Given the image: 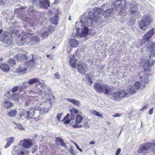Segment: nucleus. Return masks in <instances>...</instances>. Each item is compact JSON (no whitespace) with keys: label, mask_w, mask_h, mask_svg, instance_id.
Here are the masks:
<instances>
[{"label":"nucleus","mask_w":155,"mask_h":155,"mask_svg":"<svg viewBox=\"0 0 155 155\" xmlns=\"http://www.w3.org/2000/svg\"><path fill=\"white\" fill-rule=\"evenodd\" d=\"M102 5L101 7V8H96L95 9V12L98 14H102L103 11L104 10L103 8Z\"/></svg>","instance_id":"obj_39"},{"label":"nucleus","mask_w":155,"mask_h":155,"mask_svg":"<svg viewBox=\"0 0 155 155\" xmlns=\"http://www.w3.org/2000/svg\"><path fill=\"white\" fill-rule=\"evenodd\" d=\"M74 144L75 145L77 149H78V150H79L81 152H82V150L81 149V148H79V147L76 143H74Z\"/></svg>","instance_id":"obj_59"},{"label":"nucleus","mask_w":155,"mask_h":155,"mask_svg":"<svg viewBox=\"0 0 155 155\" xmlns=\"http://www.w3.org/2000/svg\"><path fill=\"white\" fill-rule=\"evenodd\" d=\"M78 25L80 26L81 28L80 27H76V30H75V31L73 32L72 34V36L75 37L79 36L80 37H83L86 35L88 33V28L86 26V23H82L81 21L79 24H78V22H76V26Z\"/></svg>","instance_id":"obj_5"},{"label":"nucleus","mask_w":155,"mask_h":155,"mask_svg":"<svg viewBox=\"0 0 155 155\" xmlns=\"http://www.w3.org/2000/svg\"><path fill=\"white\" fill-rule=\"evenodd\" d=\"M8 62L9 63H11V65L12 66H13L15 64V62L14 59H10Z\"/></svg>","instance_id":"obj_49"},{"label":"nucleus","mask_w":155,"mask_h":155,"mask_svg":"<svg viewBox=\"0 0 155 155\" xmlns=\"http://www.w3.org/2000/svg\"><path fill=\"white\" fill-rule=\"evenodd\" d=\"M134 86L137 89L140 90H142L145 87V85L144 84H141L139 81H137L136 83H134Z\"/></svg>","instance_id":"obj_27"},{"label":"nucleus","mask_w":155,"mask_h":155,"mask_svg":"<svg viewBox=\"0 0 155 155\" xmlns=\"http://www.w3.org/2000/svg\"><path fill=\"white\" fill-rule=\"evenodd\" d=\"M70 111L71 112V120H74L76 118L77 115H78V110L72 108L70 110Z\"/></svg>","instance_id":"obj_23"},{"label":"nucleus","mask_w":155,"mask_h":155,"mask_svg":"<svg viewBox=\"0 0 155 155\" xmlns=\"http://www.w3.org/2000/svg\"><path fill=\"white\" fill-rule=\"evenodd\" d=\"M139 6L136 4L134 2H132L130 5L129 9V14L134 17H138L140 15L139 10Z\"/></svg>","instance_id":"obj_10"},{"label":"nucleus","mask_w":155,"mask_h":155,"mask_svg":"<svg viewBox=\"0 0 155 155\" xmlns=\"http://www.w3.org/2000/svg\"><path fill=\"white\" fill-rule=\"evenodd\" d=\"M29 87V86H20V92H22L23 91V90L24 89H26V87Z\"/></svg>","instance_id":"obj_50"},{"label":"nucleus","mask_w":155,"mask_h":155,"mask_svg":"<svg viewBox=\"0 0 155 155\" xmlns=\"http://www.w3.org/2000/svg\"><path fill=\"white\" fill-rule=\"evenodd\" d=\"M154 62H155V56L150 55L149 62L144 64L143 67L145 70H147L149 68V66L152 65Z\"/></svg>","instance_id":"obj_16"},{"label":"nucleus","mask_w":155,"mask_h":155,"mask_svg":"<svg viewBox=\"0 0 155 155\" xmlns=\"http://www.w3.org/2000/svg\"><path fill=\"white\" fill-rule=\"evenodd\" d=\"M121 151V149L120 148L118 149L116 151L115 155H119L120 152Z\"/></svg>","instance_id":"obj_56"},{"label":"nucleus","mask_w":155,"mask_h":155,"mask_svg":"<svg viewBox=\"0 0 155 155\" xmlns=\"http://www.w3.org/2000/svg\"><path fill=\"white\" fill-rule=\"evenodd\" d=\"M28 100L29 101L32 102V104L34 103L35 102L38 101V100L37 97H33L32 96L28 97Z\"/></svg>","instance_id":"obj_40"},{"label":"nucleus","mask_w":155,"mask_h":155,"mask_svg":"<svg viewBox=\"0 0 155 155\" xmlns=\"http://www.w3.org/2000/svg\"><path fill=\"white\" fill-rule=\"evenodd\" d=\"M58 17L56 16L50 18V20L51 23L54 25H57L58 21Z\"/></svg>","instance_id":"obj_33"},{"label":"nucleus","mask_w":155,"mask_h":155,"mask_svg":"<svg viewBox=\"0 0 155 155\" xmlns=\"http://www.w3.org/2000/svg\"><path fill=\"white\" fill-rule=\"evenodd\" d=\"M153 144L150 143H146L144 145V147L145 148L146 150H150V149H152L153 148Z\"/></svg>","instance_id":"obj_36"},{"label":"nucleus","mask_w":155,"mask_h":155,"mask_svg":"<svg viewBox=\"0 0 155 155\" xmlns=\"http://www.w3.org/2000/svg\"><path fill=\"white\" fill-rule=\"evenodd\" d=\"M103 15L105 18H107V21H108L109 19L111 20L114 18L113 14L112 13V10L111 9H109L106 10L103 13Z\"/></svg>","instance_id":"obj_17"},{"label":"nucleus","mask_w":155,"mask_h":155,"mask_svg":"<svg viewBox=\"0 0 155 155\" xmlns=\"http://www.w3.org/2000/svg\"><path fill=\"white\" fill-rule=\"evenodd\" d=\"M2 105L6 108H8L14 106L13 104L11 101L6 99L4 100Z\"/></svg>","instance_id":"obj_22"},{"label":"nucleus","mask_w":155,"mask_h":155,"mask_svg":"<svg viewBox=\"0 0 155 155\" xmlns=\"http://www.w3.org/2000/svg\"><path fill=\"white\" fill-rule=\"evenodd\" d=\"M153 107L150 109L149 111V114L150 115H152L153 113Z\"/></svg>","instance_id":"obj_63"},{"label":"nucleus","mask_w":155,"mask_h":155,"mask_svg":"<svg viewBox=\"0 0 155 155\" xmlns=\"http://www.w3.org/2000/svg\"><path fill=\"white\" fill-rule=\"evenodd\" d=\"M119 15L123 16H125L127 14V12L126 11L125 9H120V10L118 12Z\"/></svg>","instance_id":"obj_37"},{"label":"nucleus","mask_w":155,"mask_h":155,"mask_svg":"<svg viewBox=\"0 0 155 155\" xmlns=\"http://www.w3.org/2000/svg\"><path fill=\"white\" fill-rule=\"evenodd\" d=\"M101 19V17L98 16L94 12L89 11L87 16L84 14L81 18V23H85L87 26L91 25L92 23H97Z\"/></svg>","instance_id":"obj_2"},{"label":"nucleus","mask_w":155,"mask_h":155,"mask_svg":"<svg viewBox=\"0 0 155 155\" xmlns=\"http://www.w3.org/2000/svg\"><path fill=\"white\" fill-rule=\"evenodd\" d=\"M121 116V114H119L118 113H116L114 115H112L113 117H120Z\"/></svg>","instance_id":"obj_54"},{"label":"nucleus","mask_w":155,"mask_h":155,"mask_svg":"<svg viewBox=\"0 0 155 155\" xmlns=\"http://www.w3.org/2000/svg\"><path fill=\"white\" fill-rule=\"evenodd\" d=\"M94 85L95 90L99 93L103 92L105 94H107L109 90L111 89L110 86L101 83L99 81H96Z\"/></svg>","instance_id":"obj_8"},{"label":"nucleus","mask_w":155,"mask_h":155,"mask_svg":"<svg viewBox=\"0 0 155 155\" xmlns=\"http://www.w3.org/2000/svg\"><path fill=\"white\" fill-rule=\"evenodd\" d=\"M139 75L140 77L141 80L146 78L147 80V76L144 71H141L139 73Z\"/></svg>","instance_id":"obj_38"},{"label":"nucleus","mask_w":155,"mask_h":155,"mask_svg":"<svg viewBox=\"0 0 155 155\" xmlns=\"http://www.w3.org/2000/svg\"><path fill=\"white\" fill-rule=\"evenodd\" d=\"M45 103L46 104H48V107L45 108L44 109L45 110V109H46L47 111L49 110L48 108L50 107L51 106V99H49Z\"/></svg>","instance_id":"obj_45"},{"label":"nucleus","mask_w":155,"mask_h":155,"mask_svg":"<svg viewBox=\"0 0 155 155\" xmlns=\"http://www.w3.org/2000/svg\"><path fill=\"white\" fill-rule=\"evenodd\" d=\"M12 154L14 155H25L24 152L15 147L12 151Z\"/></svg>","instance_id":"obj_29"},{"label":"nucleus","mask_w":155,"mask_h":155,"mask_svg":"<svg viewBox=\"0 0 155 155\" xmlns=\"http://www.w3.org/2000/svg\"><path fill=\"white\" fill-rule=\"evenodd\" d=\"M56 140L58 142H60L61 143L63 141V140L62 139L58 137L56 138Z\"/></svg>","instance_id":"obj_53"},{"label":"nucleus","mask_w":155,"mask_h":155,"mask_svg":"<svg viewBox=\"0 0 155 155\" xmlns=\"http://www.w3.org/2000/svg\"><path fill=\"white\" fill-rule=\"evenodd\" d=\"M5 3V0H0V5H4Z\"/></svg>","instance_id":"obj_61"},{"label":"nucleus","mask_w":155,"mask_h":155,"mask_svg":"<svg viewBox=\"0 0 155 155\" xmlns=\"http://www.w3.org/2000/svg\"><path fill=\"white\" fill-rule=\"evenodd\" d=\"M12 35L7 32L3 34V36L0 38V40L6 44L10 45L12 42Z\"/></svg>","instance_id":"obj_11"},{"label":"nucleus","mask_w":155,"mask_h":155,"mask_svg":"<svg viewBox=\"0 0 155 155\" xmlns=\"http://www.w3.org/2000/svg\"><path fill=\"white\" fill-rule=\"evenodd\" d=\"M83 119L81 115H77L75 120V124L73 123V122H72L71 123V126L75 128L82 127L83 126L79 124L81 122Z\"/></svg>","instance_id":"obj_12"},{"label":"nucleus","mask_w":155,"mask_h":155,"mask_svg":"<svg viewBox=\"0 0 155 155\" xmlns=\"http://www.w3.org/2000/svg\"><path fill=\"white\" fill-rule=\"evenodd\" d=\"M67 100L74 104L77 105V106H79L80 104V102L74 99H71L69 98H67Z\"/></svg>","instance_id":"obj_35"},{"label":"nucleus","mask_w":155,"mask_h":155,"mask_svg":"<svg viewBox=\"0 0 155 155\" xmlns=\"http://www.w3.org/2000/svg\"><path fill=\"white\" fill-rule=\"evenodd\" d=\"M29 25L30 26H33L34 25V23L31 21L29 22Z\"/></svg>","instance_id":"obj_64"},{"label":"nucleus","mask_w":155,"mask_h":155,"mask_svg":"<svg viewBox=\"0 0 155 155\" xmlns=\"http://www.w3.org/2000/svg\"><path fill=\"white\" fill-rule=\"evenodd\" d=\"M147 151L144 146H143L138 149V152L139 153L144 154Z\"/></svg>","instance_id":"obj_42"},{"label":"nucleus","mask_w":155,"mask_h":155,"mask_svg":"<svg viewBox=\"0 0 155 155\" xmlns=\"http://www.w3.org/2000/svg\"><path fill=\"white\" fill-rule=\"evenodd\" d=\"M17 111L15 110H13L8 113V115L11 117L15 116L17 114Z\"/></svg>","instance_id":"obj_41"},{"label":"nucleus","mask_w":155,"mask_h":155,"mask_svg":"<svg viewBox=\"0 0 155 155\" xmlns=\"http://www.w3.org/2000/svg\"><path fill=\"white\" fill-rule=\"evenodd\" d=\"M13 123L15 124L17 127V128L19 129H24V128L23 127V126L19 124H17L15 122H14Z\"/></svg>","instance_id":"obj_48"},{"label":"nucleus","mask_w":155,"mask_h":155,"mask_svg":"<svg viewBox=\"0 0 155 155\" xmlns=\"http://www.w3.org/2000/svg\"><path fill=\"white\" fill-rule=\"evenodd\" d=\"M15 58L19 61H21L26 59L27 57L25 54H19L15 55Z\"/></svg>","instance_id":"obj_26"},{"label":"nucleus","mask_w":155,"mask_h":155,"mask_svg":"<svg viewBox=\"0 0 155 155\" xmlns=\"http://www.w3.org/2000/svg\"><path fill=\"white\" fill-rule=\"evenodd\" d=\"M84 127L85 128H88L89 127V125L88 124V122L87 121L85 122L83 124Z\"/></svg>","instance_id":"obj_52"},{"label":"nucleus","mask_w":155,"mask_h":155,"mask_svg":"<svg viewBox=\"0 0 155 155\" xmlns=\"http://www.w3.org/2000/svg\"><path fill=\"white\" fill-rule=\"evenodd\" d=\"M147 47L148 51L151 52L150 55L155 56V43L152 41H148Z\"/></svg>","instance_id":"obj_13"},{"label":"nucleus","mask_w":155,"mask_h":155,"mask_svg":"<svg viewBox=\"0 0 155 155\" xmlns=\"http://www.w3.org/2000/svg\"><path fill=\"white\" fill-rule=\"evenodd\" d=\"M90 112L91 114L93 115L99 117H102V114L94 110H90Z\"/></svg>","instance_id":"obj_34"},{"label":"nucleus","mask_w":155,"mask_h":155,"mask_svg":"<svg viewBox=\"0 0 155 155\" xmlns=\"http://www.w3.org/2000/svg\"><path fill=\"white\" fill-rule=\"evenodd\" d=\"M126 2L125 0H118L116 1L114 4L115 8L120 9H125Z\"/></svg>","instance_id":"obj_14"},{"label":"nucleus","mask_w":155,"mask_h":155,"mask_svg":"<svg viewBox=\"0 0 155 155\" xmlns=\"http://www.w3.org/2000/svg\"><path fill=\"white\" fill-rule=\"evenodd\" d=\"M39 3L41 7L46 9L50 6L49 0L41 1Z\"/></svg>","instance_id":"obj_21"},{"label":"nucleus","mask_w":155,"mask_h":155,"mask_svg":"<svg viewBox=\"0 0 155 155\" xmlns=\"http://www.w3.org/2000/svg\"><path fill=\"white\" fill-rule=\"evenodd\" d=\"M154 33V29L153 28H152L147 32L143 36L142 41L144 42L145 41H148L153 35Z\"/></svg>","instance_id":"obj_15"},{"label":"nucleus","mask_w":155,"mask_h":155,"mask_svg":"<svg viewBox=\"0 0 155 155\" xmlns=\"http://www.w3.org/2000/svg\"><path fill=\"white\" fill-rule=\"evenodd\" d=\"M109 90L108 94H106L111 99L115 101H118L124 97H127L129 94L125 91H120L115 92H111Z\"/></svg>","instance_id":"obj_7"},{"label":"nucleus","mask_w":155,"mask_h":155,"mask_svg":"<svg viewBox=\"0 0 155 155\" xmlns=\"http://www.w3.org/2000/svg\"><path fill=\"white\" fill-rule=\"evenodd\" d=\"M8 98L14 101H18L19 98V96L18 93H12L10 92H7Z\"/></svg>","instance_id":"obj_18"},{"label":"nucleus","mask_w":155,"mask_h":155,"mask_svg":"<svg viewBox=\"0 0 155 155\" xmlns=\"http://www.w3.org/2000/svg\"><path fill=\"white\" fill-rule=\"evenodd\" d=\"M62 114H58L57 116V119L59 121L60 120V118H61V116H62Z\"/></svg>","instance_id":"obj_60"},{"label":"nucleus","mask_w":155,"mask_h":155,"mask_svg":"<svg viewBox=\"0 0 155 155\" xmlns=\"http://www.w3.org/2000/svg\"><path fill=\"white\" fill-rule=\"evenodd\" d=\"M79 43L78 41L74 38L71 39L69 40V44L71 48L77 47Z\"/></svg>","instance_id":"obj_24"},{"label":"nucleus","mask_w":155,"mask_h":155,"mask_svg":"<svg viewBox=\"0 0 155 155\" xmlns=\"http://www.w3.org/2000/svg\"><path fill=\"white\" fill-rule=\"evenodd\" d=\"M69 117H70L69 114H67L66 115L63 119V120H65L66 119H68L69 118Z\"/></svg>","instance_id":"obj_57"},{"label":"nucleus","mask_w":155,"mask_h":155,"mask_svg":"<svg viewBox=\"0 0 155 155\" xmlns=\"http://www.w3.org/2000/svg\"><path fill=\"white\" fill-rule=\"evenodd\" d=\"M40 110V107H38L37 108H33L31 109L29 111L30 117H31V116H34L36 114L39 113Z\"/></svg>","instance_id":"obj_28"},{"label":"nucleus","mask_w":155,"mask_h":155,"mask_svg":"<svg viewBox=\"0 0 155 155\" xmlns=\"http://www.w3.org/2000/svg\"><path fill=\"white\" fill-rule=\"evenodd\" d=\"M61 145L64 148H66L67 147V146L65 144V143H64V141L61 143Z\"/></svg>","instance_id":"obj_58"},{"label":"nucleus","mask_w":155,"mask_h":155,"mask_svg":"<svg viewBox=\"0 0 155 155\" xmlns=\"http://www.w3.org/2000/svg\"><path fill=\"white\" fill-rule=\"evenodd\" d=\"M49 33L47 30H45L44 32L42 33L41 34L43 38H45L48 37L49 35Z\"/></svg>","instance_id":"obj_44"},{"label":"nucleus","mask_w":155,"mask_h":155,"mask_svg":"<svg viewBox=\"0 0 155 155\" xmlns=\"http://www.w3.org/2000/svg\"><path fill=\"white\" fill-rule=\"evenodd\" d=\"M36 83H38L37 84H36L35 85L36 87H37L38 88V86H40L42 89V90L38 92V94L42 98L46 97L47 95H48V94L46 92V89H48L43 83H41L40 81L38 78H31L29 79L28 81V83L30 85Z\"/></svg>","instance_id":"obj_3"},{"label":"nucleus","mask_w":155,"mask_h":155,"mask_svg":"<svg viewBox=\"0 0 155 155\" xmlns=\"http://www.w3.org/2000/svg\"><path fill=\"white\" fill-rule=\"evenodd\" d=\"M151 18L149 15H143L138 23V27L142 30L145 31L151 23Z\"/></svg>","instance_id":"obj_6"},{"label":"nucleus","mask_w":155,"mask_h":155,"mask_svg":"<svg viewBox=\"0 0 155 155\" xmlns=\"http://www.w3.org/2000/svg\"><path fill=\"white\" fill-rule=\"evenodd\" d=\"M39 38L36 35H34L31 37L30 38V41L29 43L30 45H35L37 44L38 42L39 41Z\"/></svg>","instance_id":"obj_20"},{"label":"nucleus","mask_w":155,"mask_h":155,"mask_svg":"<svg viewBox=\"0 0 155 155\" xmlns=\"http://www.w3.org/2000/svg\"><path fill=\"white\" fill-rule=\"evenodd\" d=\"M24 117L26 118H28L30 116V114L29 111L24 110Z\"/></svg>","instance_id":"obj_47"},{"label":"nucleus","mask_w":155,"mask_h":155,"mask_svg":"<svg viewBox=\"0 0 155 155\" xmlns=\"http://www.w3.org/2000/svg\"><path fill=\"white\" fill-rule=\"evenodd\" d=\"M7 142L5 146V148L8 147L10 145L14 142V138L13 137H9L7 139Z\"/></svg>","instance_id":"obj_32"},{"label":"nucleus","mask_w":155,"mask_h":155,"mask_svg":"<svg viewBox=\"0 0 155 155\" xmlns=\"http://www.w3.org/2000/svg\"><path fill=\"white\" fill-rule=\"evenodd\" d=\"M22 111L21 112V113L20 114H19L20 116V118L21 119V118L23 117H24V110H22Z\"/></svg>","instance_id":"obj_55"},{"label":"nucleus","mask_w":155,"mask_h":155,"mask_svg":"<svg viewBox=\"0 0 155 155\" xmlns=\"http://www.w3.org/2000/svg\"><path fill=\"white\" fill-rule=\"evenodd\" d=\"M54 78L56 79H59L60 77V75L58 72H56L54 74Z\"/></svg>","instance_id":"obj_51"},{"label":"nucleus","mask_w":155,"mask_h":155,"mask_svg":"<svg viewBox=\"0 0 155 155\" xmlns=\"http://www.w3.org/2000/svg\"><path fill=\"white\" fill-rule=\"evenodd\" d=\"M63 121H64V123L66 124L69 123L70 122V120L68 119H66L65 120Z\"/></svg>","instance_id":"obj_62"},{"label":"nucleus","mask_w":155,"mask_h":155,"mask_svg":"<svg viewBox=\"0 0 155 155\" xmlns=\"http://www.w3.org/2000/svg\"><path fill=\"white\" fill-rule=\"evenodd\" d=\"M127 91L130 94H135L137 92V90L134 86H129L127 89Z\"/></svg>","instance_id":"obj_30"},{"label":"nucleus","mask_w":155,"mask_h":155,"mask_svg":"<svg viewBox=\"0 0 155 155\" xmlns=\"http://www.w3.org/2000/svg\"><path fill=\"white\" fill-rule=\"evenodd\" d=\"M25 97V99H27V100L26 101L25 103V104L27 106H29V105L31 104H32L31 101H29L28 100V97L26 95V94L24 93V94H22L21 95V98L22 100H23L24 98V97Z\"/></svg>","instance_id":"obj_31"},{"label":"nucleus","mask_w":155,"mask_h":155,"mask_svg":"<svg viewBox=\"0 0 155 155\" xmlns=\"http://www.w3.org/2000/svg\"><path fill=\"white\" fill-rule=\"evenodd\" d=\"M75 54L72 57L71 56L69 59L70 65L73 68H76L78 71L83 75H84L86 72L87 65L82 61H80L76 66V60L74 58Z\"/></svg>","instance_id":"obj_4"},{"label":"nucleus","mask_w":155,"mask_h":155,"mask_svg":"<svg viewBox=\"0 0 155 155\" xmlns=\"http://www.w3.org/2000/svg\"><path fill=\"white\" fill-rule=\"evenodd\" d=\"M22 145L24 148L27 149L30 148L32 146L31 140H24Z\"/></svg>","instance_id":"obj_19"},{"label":"nucleus","mask_w":155,"mask_h":155,"mask_svg":"<svg viewBox=\"0 0 155 155\" xmlns=\"http://www.w3.org/2000/svg\"><path fill=\"white\" fill-rule=\"evenodd\" d=\"M0 68L2 71L5 72H8L10 70L9 66L4 63L0 64Z\"/></svg>","instance_id":"obj_25"},{"label":"nucleus","mask_w":155,"mask_h":155,"mask_svg":"<svg viewBox=\"0 0 155 155\" xmlns=\"http://www.w3.org/2000/svg\"><path fill=\"white\" fill-rule=\"evenodd\" d=\"M19 88V87L18 86H14L12 88L11 91L10 92L12 93H15L18 91Z\"/></svg>","instance_id":"obj_43"},{"label":"nucleus","mask_w":155,"mask_h":155,"mask_svg":"<svg viewBox=\"0 0 155 155\" xmlns=\"http://www.w3.org/2000/svg\"><path fill=\"white\" fill-rule=\"evenodd\" d=\"M54 30L55 28L52 25H50L49 26L48 29L47 30V31H48L49 34L50 33H51Z\"/></svg>","instance_id":"obj_46"},{"label":"nucleus","mask_w":155,"mask_h":155,"mask_svg":"<svg viewBox=\"0 0 155 155\" xmlns=\"http://www.w3.org/2000/svg\"><path fill=\"white\" fill-rule=\"evenodd\" d=\"M11 31L14 35H15L16 37L15 40L16 43L19 45H22L26 41V36L23 35H20L19 34V31L16 29V28H11Z\"/></svg>","instance_id":"obj_9"},{"label":"nucleus","mask_w":155,"mask_h":155,"mask_svg":"<svg viewBox=\"0 0 155 155\" xmlns=\"http://www.w3.org/2000/svg\"><path fill=\"white\" fill-rule=\"evenodd\" d=\"M30 56L32 57V59L21 64L16 69L15 72L19 74H24L27 72L28 69H30L32 67H35L36 64L38 63L36 56L32 55Z\"/></svg>","instance_id":"obj_1"}]
</instances>
